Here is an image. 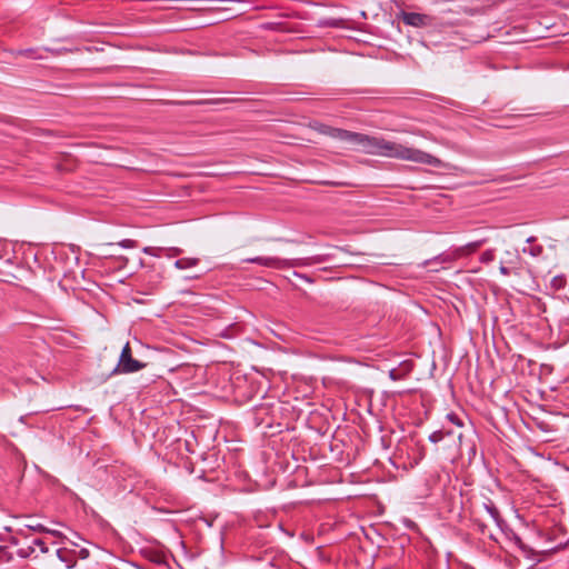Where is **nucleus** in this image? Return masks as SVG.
Listing matches in <instances>:
<instances>
[{
  "label": "nucleus",
  "mask_w": 569,
  "mask_h": 569,
  "mask_svg": "<svg viewBox=\"0 0 569 569\" xmlns=\"http://www.w3.org/2000/svg\"><path fill=\"white\" fill-rule=\"evenodd\" d=\"M357 146L368 154L411 161L435 168L442 167V161L431 153L381 137L359 133Z\"/></svg>",
  "instance_id": "obj_1"
},
{
  "label": "nucleus",
  "mask_w": 569,
  "mask_h": 569,
  "mask_svg": "<svg viewBox=\"0 0 569 569\" xmlns=\"http://www.w3.org/2000/svg\"><path fill=\"white\" fill-rule=\"evenodd\" d=\"M242 261L247 262V263L259 264V266H262L266 268L283 270V269H289V268L311 267V266L323 262L325 259L322 258V256L295 258V259H282L279 257L257 256V257L243 259Z\"/></svg>",
  "instance_id": "obj_2"
},
{
  "label": "nucleus",
  "mask_w": 569,
  "mask_h": 569,
  "mask_svg": "<svg viewBox=\"0 0 569 569\" xmlns=\"http://www.w3.org/2000/svg\"><path fill=\"white\" fill-rule=\"evenodd\" d=\"M146 363L141 362L132 357V351L129 342H127L120 353L118 365L112 370V375L118 373H133L143 368H146Z\"/></svg>",
  "instance_id": "obj_3"
},
{
  "label": "nucleus",
  "mask_w": 569,
  "mask_h": 569,
  "mask_svg": "<svg viewBox=\"0 0 569 569\" xmlns=\"http://www.w3.org/2000/svg\"><path fill=\"white\" fill-rule=\"evenodd\" d=\"M319 133L329 136L331 138L345 141L349 144L357 146L359 133L348 131L345 129L333 128L323 123H316L313 126Z\"/></svg>",
  "instance_id": "obj_4"
},
{
  "label": "nucleus",
  "mask_w": 569,
  "mask_h": 569,
  "mask_svg": "<svg viewBox=\"0 0 569 569\" xmlns=\"http://www.w3.org/2000/svg\"><path fill=\"white\" fill-rule=\"evenodd\" d=\"M49 548L44 540L34 538L17 548V556L22 559H38L40 553H48Z\"/></svg>",
  "instance_id": "obj_5"
},
{
  "label": "nucleus",
  "mask_w": 569,
  "mask_h": 569,
  "mask_svg": "<svg viewBox=\"0 0 569 569\" xmlns=\"http://www.w3.org/2000/svg\"><path fill=\"white\" fill-rule=\"evenodd\" d=\"M400 18L405 24L416 28H423L431 24V18L429 16L418 12L401 11Z\"/></svg>",
  "instance_id": "obj_6"
},
{
  "label": "nucleus",
  "mask_w": 569,
  "mask_h": 569,
  "mask_svg": "<svg viewBox=\"0 0 569 569\" xmlns=\"http://www.w3.org/2000/svg\"><path fill=\"white\" fill-rule=\"evenodd\" d=\"M481 244V240L469 242L466 246L456 249L455 252L450 254H440L439 257H437V259L441 260L442 262H451L463 254L475 252Z\"/></svg>",
  "instance_id": "obj_7"
},
{
  "label": "nucleus",
  "mask_w": 569,
  "mask_h": 569,
  "mask_svg": "<svg viewBox=\"0 0 569 569\" xmlns=\"http://www.w3.org/2000/svg\"><path fill=\"white\" fill-rule=\"evenodd\" d=\"M58 559L63 562L67 569H72L77 565V551L68 548H59L56 551Z\"/></svg>",
  "instance_id": "obj_8"
},
{
  "label": "nucleus",
  "mask_w": 569,
  "mask_h": 569,
  "mask_svg": "<svg viewBox=\"0 0 569 569\" xmlns=\"http://www.w3.org/2000/svg\"><path fill=\"white\" fill-rule=\"evenodd\" d=\"M485 508H486L487 512L490 515V517L492 518V520L496 522V525L498 527H501V523L503 522V520L500 516L498 508L495 506V503L489 501L488 503H485Z\"/></svg>",
  "instance_id": "obj_9"
},
{
  "label": "nucleus",
  "mask_w": 569,
  "mask_h": 569,
  "mask_svg": "<svg viewBox=\"0 0 569 569\" xmlns=\"http://www.w3.org/2000/svg\"><path fill=\"white\" fill-rule=\"evenodd\" d=\"M200 260L198 258H181L174 261L177 269L183 270L198 266Z\"/></svg>",
  "instance_id": "obj_10"
},
{
  "label": "nucleus",
  "mask_w": 569,
  "mask_h": 569,
  "mask_svg": "<svg viewBox=\"0 0 569 569\" xmlns=\"http://www.w3.org/2000/svg\"><path fill=\"white\" fill-rule=\"evenodd\" d=\"M451 431L436 430L429 435V441L432 443H438L445 439L447 436H451Z\"/></svg>",
  "instance_id": "obj_11"
},
{
  "label": "nucleus",
  "mask_w": 569,
  "mask_h": 569,
  "mask_svg": "<svg viewBox=\"0 0 569 569\" xmlns=\"http://www.w3.org/2000/svg\"><path fill=\"white\" fill-rule=\"evenodd\" d=\"M522 252L530 254L532 257H539L543 252V247L541 244H533L530 247H525L522 249Z\"/></svg>",
  "instance_id": "obj_12"
},
{
  "label": "nucleus",
  "mask_w": 569,
  "mask_h": 569,
  "mask_svg": "<svg viewBox=\"0 0 569 569\" xmlns=\"http://www.w3.org/2000/svg\"><path fill=\"white\" fill-rule=\"evenodd\" d=\"M163 249L162 248H159V247H144L142 249V252L148 254V256H152V257H160V252L162 251Z\"/></svg>",
  "instance_id": "obj_13"
},
{
  "label": "nucleus",
  "mask_w": 569,
  "mask_h": 569,
  "mask_svg": "<svg viewBox=\"0 0 569 569\" xmlns=\"http://www.w3.org/2000/svg\"><path fill=\"white\" fill-rule=\"evenodd\" d=\"M118 246H120L123 249H131L137 247V241L132 239H123L118 242Z\"/></svg>",
  "instance_id": "obj_14"
},
{
  "label": "nucleus",
  "mask_w": 569,
  "mask_h": 569,
  "mask_svg": "<svg viewBox=\"0 0 569 569\" xmlns=\"http://www.w3.org/2000/svg\"><path fill=\"white\" fill-rule=\"evenodd\" d=\"M493 259H495L493 250H487V251L482 252L481 258H480L481 262H483V263L491 262V261H493Z\"/></svg>",
  "instance_id": "obj_15"
},
{
  "label": "nucleus",
  "mask_w": 569,
  "mask_h": 569,
  "mask_svg": "<svg viewBox=\"0 0 569 569\" xmlns=\"http://www.w3.org/2000/svg\"><path fill=\"white\" fill-rule=\"evenodd\" d=\"M447 418L450 422H452L453 425L458 426V427H462L463 426V422L462 420L455 413H448L447 415Z\"/></svg>",
  "instance_id": "obj_16"
},
{
  "label": "nucleus",
  "mask_w": 569,
  "mask_h": 569,
  "mask_svg": "<svg viewBox=\"0 0 569 569\" xmlns=\"http://www.w3.org/2000/svg\"><path fill=\"white\" fill-rule=\"evenodd\" d=\"M26 528L39 532L47 531L46 527L41 523H28L26 525Z\"/></svg>",
  "instance_id": "obj_17"
},
{
  "label": "nucleus",
  "mask_w": 569,
  "mask_h": 569,
  "mask_svg": "<svg viewBox=\"0 0 569 569\" xmlns=\"http://www.w3.org/2000/svg\"><path fill=\"white\" fill-rule=\"evenodd\" d=\"M88 557H89V550L88 549L82 548L79 551H77V559L78 558L87 559Z\"/></svg>",
  "instance_id": "obj_18"
},
{
  "label": "nucleus",
  "mask_w": 569,
  "mask_h": 569,
  "mask_svg": "<svg viewBox=\"0 0 569 569\" xmlns=\"http://www.w3.org/2000/svg\"><path fill=\"white\" fill-rule=\"evenodd\" d=\"M168 251H169V253H168L169 257L179 256L182 253V249L177 248V247L170 248V249H168Z\"/></svg>",
  "instance_id": "obj_19"
},
{
  "label": "nucleus",
  "mask_w": 569,
  "mask_h": 569,
  "mask_svg": "<svg viewBox=\"0 0 569 569\" xmlns=\"http://www.w3.org/2000/svg\"><path fill=\"white\" fill-rule=\"evenodd\" d=\"M499 270L503 276H509L511 273L510 268L506 267L503 263L500 264Z\"/></svg>",
  "instance_id": "obj_20"
},
{
  "label": "nucleus",
  "mask_w": 569,
  "mask_h": 569,
  "mask_svg": "<svg viewBox=\"0 0 569 569\" xmlns=\"http://www.w3.org/2000/svg\"><path fill=\"white\" fill-rule=\"evenodd\" d=\"M389 378H390L391 380H398V379H400V377L398 376V373H397V370H396V369H391V370L389 371Z\"/></svg>",
  "instance_id": "obj_21"
},
{
  "label": "nucleus",
  "mask_w": 569,
  "mask_h": 569,
  "mask_svg": "<svg viewBox=\"0 0 569 569\" xmlns=\"http://www.w3.org/2000/svg\"><path fill=\"white\" fill-rule=\"evenodd\" d=\"M9 541L11 545L17 546L18 548L21 546L17 537H11Z\"/></svg>",
  "instance_id": "obj_22"
},
{
  "label": "nucleus",
  "mask_w": 569,
  "mask_h": 569,
  "mask_svg": "<svg viewBox=\"0 0 569 569\" xmlns=\"http://www.w3.org/2000/svg\"><path fill=\"white\" fill-rule=\"evenodd\" d=\"M535 241H536V238H535V237H529V238L527 239V242H529V243H532V242H535Z\"/></svg>",
  "instance_id": "obj_23"
},
{
  "label": "nucleus",
  "mask_w": 569,
  "mask_h": 569,
  "mask_svg": "<svg viewBox=\"0 0 569 569\" xmlns=\"http://www.w3.org/2000/svg\"><path fill=\"white\" fill-rule=\"evenodd\" d=\"M222 101H227L226 99H218V100H212L211 102L212 103H218V102H222Z\"/></svg>",
  "instance_id": "obj_24"
},
{
  "label": "nucleus",
  "mask_w": 569,
  "mask_h": 569,
  "mask_svg": "<svg viewBox=\"0 0 569 569\" xmlns=\"http://www.w3.org/2000/svg\"><path fill=\"white\" fill-rule=\"evenodd\" d=\"M295 276H297V277H300V278H303V279L308 280V278H307L306 276H302V274H300V273H298V272H295Z\"/></svg>",
  "instance_id": "obj_25"
},
{
  "label": "nucleus",
  "mask_w": 569,
  "mask_h": 569,
  "mask_svg": "<svg viewBox=\"0 0 569 569\" xmlns=\"http://www.w3.org/2000/svg\"><path fill=\"white\" fill-rule=\"evenodd\" d=\"M462 438H463V435H462V433H459V435H458V439H459L460 445H462Z\"/></svg>",
  "instance_id": "obj_26"
},
{
  "label": "nucleus",
  "mask_w": 569,
  "mask_h": 569,
  "mask_svg": "<svg viewBox=\"0 0 569 569\" xmlns=\"http://www.w3.org/2000/svg\"><path fill=\"white\" fill-rule=\"evenodd\" d=\"M418 134L422 136V138H427V134L422 133L421 131L417 132Z\"/></svg>",
  "instance_id": "obj_27"
}]
</instances>
